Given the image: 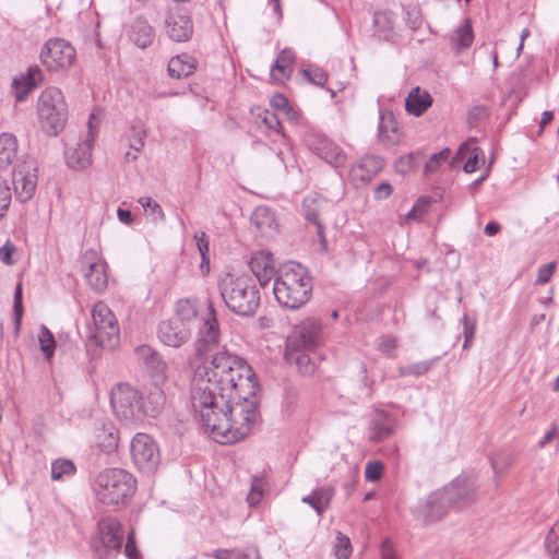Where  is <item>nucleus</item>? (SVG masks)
<instances>
[{
	"mask_svg": "<svg viewBox=\"0 0 559 559\" xmlns=\"http://www.w3.org/2000/svg\"><path fill=\"white\" fill-rule=\"evenodd\" d=\"M123 531L120 521L114 516L102 519L97 524V534L92 547L98 559H115L121 551Z\"/></svg>",
	"mask_w": 559,
	"mask_h": 559,
	"instance_id": "6e6552de",
	"label": "nucleus"
},
{
	"mask_svg": "<svg viewBox=\"0 0 559 559\" xmlns=\"http://www.w3.org/2000/svg\"><path fill=\"white\" fill-rule=\"evenodd\" d=\"M93 330L90 340L97 346L114 349L120 341V329L115 313L103 301L95 304L91 311Z\"/></svg>",
	"mask_w": 559,
	"mask_h": 559,
	"instance_id": "0eeeda50",
	"label": "nucleus"
},
{
	"mask_svg": "<svg viewBox=\"0 0 559 559\" xmlns=\"http://www.w3.org/2000/svg\"><path fill=\"white\" fill-rule=\"evenodd\" d=\"M94 138L95 135L90 120L86 139L82 143H78L75 147H69L66 151V160L70 168L84 169L91 164Z\"/></svg>",
	"mask_w": 559,
	"mask_h": 559,
	"instance_id": "412c9836",
	"label": "nucleus"
},
{
	"mask_svg": "<svg viewBox=\"0 0 559 559\" xmlns=\"http://www.w3.org/2000/svg\"><path fill=\"white\" fill-rule=\"evenodd\" d=\"M296 365L301 374L310 376L314 372L316 365L308 354H299L296 357Z\"/></svg>",
	"mask_w": 559,
	"mask_h": 559,
	"instance_id": "3c124183",
	"label": "nucleus"
},
{
	"mask_svg": "<svg viewBox=\"0 0 559 559\" xmlns=\"http://www.w3.org/2000/svg\"><path fill=\"white\" fill-rule=\"evenodd\" d=\"M383 159L378 156H365L352 166L349 176L357 186L369 182L383 167Z\"/></svg>",
	"mask_w": 559,
	"mask_h": 559,
	"instance_id": "4be33fe9",
	"label": "nucleus"
},
{
	"mask_svg": "<svg viewBox=\"0 0 559 559\" xmlns=\"http://www.w3.org/2000/svg\"><path fill=\"white\" fill-rule=\"evenodd\" d=\"M139 204L143 207L145 214L152 222L157 223L165 219V213L162 206L150 197H141L138 200Z\"/></svg>",
	"mask_w": 559,
	"mask_h": 559,
	"instance_id": "a19ab883",
	"label": "nucleus"
},
{
	"mask_svg": "<svg viewBox=\"0 0 559 559\" xmlns=\"http://www.w3.org/2000/svg\"><path fill=\"white\" fill-rule=\"evenodd\" d=\"M397 347V341L395 337L392 336H383L380 338L378 348L379 350L383 352L384 354L392 356L393 352Z\"/></svg>",
	"mask_w": 559,
	"mask_h": 559,
	"instance_id": "4d7b16f0",
	"label": "nucleus"
},
{
	"mask_svg": "<svg viewBox=\"0 0 559 559\" xmlns=\"http://www.w3.org/2000/svg\"><path fill=\"white\" fill-rule=\"evenodd\" d=\"M378 139L384 146H393L401 140L399 123L390 111H383L380 114Z\"/></svg>",
	"mask_w": 559,
	"mask_h": 559,
	"instance_id": "393cba45",
	"label": "nucleus"
},
{
	"mask_svg": "<svg viewBox=\"0 0 559 559\" xmlns=\"http://www.w3.org/2000/svg\"><path fill=\"white\" fill-rule=\"evenodd\" d=\"M555 269H556L555 262H550L548 264L542 265L538 269L537 278L535 281V284L542 285V284L548 283L555 272Z\"/></svg>",
	"mask_w": 559,
	"mask_h": 559,
	"instance_id": "5fc2aeb1",
	"label": "nucleus"
},
{
	"mask_svg": "<svg viewBox=\"0 0 559 559\" xmlns=\"http://www.w3.org/2000/svg\"><path fill=\"white\" fill-rule=\"evenodd\" d=\"M165 32L174 41H188L193 34L191 16L181 8L169 9L165 19Z\"/></svg>",
	"mask_w": 559,
	"mask_h": 559,
	"instance_id": "4468645a",
	"label": "nucleus"
},
{
	"mask_svg": "<svg viewBox=\"0 0 559 559\" xmlns=\"http://www.w3.org/2000/svg\"><path fill=\"white\" fill-rule=\"evenodd\" d=\"M218 288L226 307L238 316H253L260 306V290L249 275L226 273L218 280Z\"/></svg>",
	"mask_w": 559,
	"mask_h": 559,
	"instance_id": "7ed1b4c3",
	"label": "nucleus"
},
{
	"mask_svg": "<svg viewBox=\"0 0 559 559\" xmlns=\"http://www.w3.org/2000/svg\"><path fill=\"white\" fill-rule=\"evenodd\" d=\"M250 222L264 238H274L278 233L280 225L275 213L267 206H258L251 214Z\"/></svg>",
	"mask_w": 559,
	"mask_h": 559,
	"instance_id": "5701e85b",
	"label": "nucleus"
},
{
	"mask_svg": "<svg viewBox=\"0 0 559 559\" xmlns=\"http://www.w3.org/2000/svg\"><path fill=\"white\" fill-rule=\"evenodd\" d=\"M130 40L139 48H146L155 39L154 28L144 19H136L131 26Z\"/></svg>",
	"mask_w": 559,
	"mask_h": 559,
	"instance_id": "c85d7f7f",
	"label": "nucleus"
},
{
	"mask_svg": "<svg viewBox=\"0 0 559 559\" xmlns=\"http://www.w3.org/2000/svg\"><path fill=\"white\" fill-rule=\"evenodd\" d=\"M333 496L334 488L331 486H324L314 489L310 495L304 497L301 501L309 504L319 516H322Z\"/></svg>",
	"mask_w": 559,
	"mask_h": 559,
	"instance_id": "c756f323",
	"label": "nucleus"
},
{
	"mask_svg": "<svg viewBox=\"0 0 559 559\" xmlns=\"http://www.w3.org/2000/svg\"><path fill=\"white\" fill-rule=\"evenodd\" d=\"M195 70V59L188 53L173 57L168 62V74L175 79L187 78Z\"/></svg>",
	"mask_w": 559,
	"mask_h": 559,
	"instance_id": "473e14b6",
	"label": "nucleus"
},
{
	"mask_svg": "<svg viewBox=\"0 0 559 559\" xmlns=\"http://www.w3.org/2000/svg\"><path fill=\"white\" fill-rule=\"evenodd\" d=\"M392 191H393V189H392L391 185H389L386 182H382L377 186L374 195L378 200H383V199L389 198L392 194Z\"/></svg>",
	"mask_w": 559,
	"mask_h": 559,
	"instance_id": "0e129e2a",
	"label": "nucleus"
},
{
	"mask_svg": "<svg viewBox=\"0 0 559 559\" xmlns=\"http://www.w3.org/2000/svg\"><path fill=\"white\" fill-rule=\"evenodd\" d=\"M474 40V34L469 20H464V23L459 26L451 36V47L459 53L468 48Z\"/></svg>",
	"mask_w": 559,
	"mask_h": 559,
	"instance_id": "e433bc0d",
	"label": "nucleus"
},
{
	"mask_svg": "<svg viewBox=\"0 0 559 559\" xmlns=\"http://www.w3.org/2000/svg\"><path fill=\"white\" fill-rule=\"evenodd\" d=\"M95 440L102 451L110 453L118 447V431L112 424H104L95 430Z\"/></svg>",
	"mask_w": 559,
	"mask_h": 559,
	"instance_id": "f704fd0d",
	"label": "nucleus"
},
{
	"mask_svg": "<svg viewBox=\"0 0 559 559\" xmlns=\"http://www.w3.org/2000/svg\"><path fill=\"white\" fill-rule=\"evenodd\" d=\"M16 248L15 246L7 241L1 248H0V260L8 265H11L14 263L12 259V254L15 252Z\"/></svg>",
	"mask_w": 559,
	"mask_h": 559,
	"instance_id": "13d9d810",
	"label": "nucleus"
},
{
	"mask_svg": "<svg viewBox=\"0 0 559 559\" xmlns=\"http://www.w3.org/2000/svg\"><path fill=\"white\" fill-rule=\"evenodd\" d=\"M13 309H14V316H15L14 320H15L16 330H19L20 324H21V318L23 314L22 287L20 284L16 286L15 292H14Z\"/></svg>",
	"mask_w": 559,
	"mask_h": 559,
	"instance_id": "864d4df0",
	"label": "nucleus"
},
{
	"mask_svg": "<svg viewBox=\"0 0 559 559\" xmlns=\"http://www.w3.org/2000/svg\"><path fill=\"white\" fill-rule=\"evenodd\" d=\"M171 318H178L186 323L187 326H191L193 320L197 318L195 306L188 299L179 300L177 302L176 313Z\"/></svg>",
	"mask_w": 559,
	"mask_h": 559,
	"instance_id": "ea45409f",
	"label": "nucleus"
},
{
	"mask_svg": "<svg viewBox=\"0 0 559 559\" xmlns=\"http://www.w3.org/2000/svg\"><path fill=\"white\" fill-rule=\"evenodd\" d=\"M321 342V325L316 320L302 322L288 337L287 346L295 352L312 350Z\"/></svg>",
	"mask_w": 559,
	"mask_h": 559,
	"instance_id": "2eb2a0df",
	"label": "nucleus"
},
{
	"mask_svg": "<svg viewBox=\"0 0 559 559\" xmlns=\"http://www.w3.org/2000/svg\"><path fill=\"white\" fill-rule=\"evenodd\" d=\"M395 420L384 411H376L370 420V437L373 442L389 438L394 431Z\"/></svg>",
	"mask_w": 559,
	"mask_h": 559,
	"instance_id": "b1692460",
	"label": "nucleus"
},
{
	"mask_svg": "<svg viewBox=\"0 0 559 559\" xmlns=\"http://www.w3.org/2000/svg\"><path fill=\"white\" fill-rule=\"evenodd\" d=\"M134 353L152 379L156 382H165L167 380V364L153 347L141 345L135 348Z\"/></svg>",
	"mask_w": 559,
	"mask_h": 559,
	"instance_id": "6ab92c4d",
	"label": "nucleus"
},
{
	"mask_svg": "<svg viewBox=\"0 0 559 559\" xmlns=\"http://www.w3.org/2000/svg\"><path fill=\"white\" fill-rule=\"evenodd\" d=\"M197 239H198V248H199V251H200V253L202 255V264H203L205 262V254L209 251V243L205 240V234L204 233H202L201 237H199Z\"/></svg>",
	"mask_w": 559,
	"mask_h": 559,
	"instance_id": "338daca9",
	"label": "nucleus"
},
{
	"mask_svg": "<svg viewBox=\"0 0 559 559\" xmlns=\"http://www.w3.org/2000/svg\"><path fill=\"white\" fill-rule=\"evenodd\" d=\"M191 386V405L203 429L222 444L247 437L258 418L259 384L251 367L225 348L200 362Z\"/></svg>",
	"mask_w": 559,
	"mask_h": 559,
	"instance_id": "f257e3e1",
	"label": "nucleus"
},
{
	"mask_svg": "<svg viewBox=\"0 0 559 559\" xmlns=\"http://www.w3.org/2000/svg\"><path fill=\"white\" fill-rule=\"evenodd\" d=\"M11 189L5 179L0 178V219L5 215L11 203Z\"/></svg>",
	"mask_w": 559,
	"mask_h": 559,
	"instance_id": "09e8293b",
	"label": "nucleus"
},
{
	"mask_svg": "<svg viewBox=\"0 0 559 559\" xmlns=\"http://www.w3.org/2000/svg\"><path fill=\"white\" fill-rule=\"evenodd\" d=\"M440 490L447 492L450 508L459 511L468 508L475 502L476 483L471 476L460 475Z\"/></svg>",
	"mask_w": 559,
	"mask_h": 559,
	"instance_id": "ddd939ff",
	"label": "nucleus"
},
{
	"mask_svg": "<svg viewBox=\"0 0 559 559\" xmlns=\"http://www.w3.org/2000/svg\"><path fill=\"white\" fill-rule=\"evenodd\" d=\"M221 332L213 304L207 305V314L203 318L199 328L198 337L193 343V355L189 358L191 367L200 369L199 364L207 361L216 352L223 348L219 346Z\"/></svg>",
	"mask_w": 559,
	"mask_h": 559,
	"instance_id": "423d86ee",
	"label": "nucleus"
},
{
	"mask_svg": "<svg viewBox=\"0 0 559 559\" xmlns=\"http://www.w3.org/2000/svg\"><path fill=\"white\" fill-rule=\"evenodd\" d=\"M37 115L41 130L49 135L61 132L68 120V105L58 87L44 90L37 102Z\"/></svg>",
	"mask_w": 559,
	"mask_h": 559,
	"instance_id": "39448f33",
	"label": "nucleus"
},
{
	"mask_svg": "<svg viewBox=\"0 0 559 559\" xmlns=\"http://www.w3.org/2000/svg\"><path fill=\"white\" fill-rule=\"evenodd\" d=\"M302 210L305 217L308 222L312 223L317 227V233L320 237H323V226L320 222V206L319 199L316 195H308L302 202Z\"/></svg>",
	"mask_w": 559,
	"mask_h": 559,
	"instance_id": "4c0bfd02",
	"label": "nucleus"
},
{
	"mask_svg": "<svg viewBox=\"0 0 559 559\" xmlns=\"http://www.w3.org/2000/svg\"><path fill=\"white\" fill-rule=\"evenodd\" d=\"M130 451L135 466L141 471L151 472L159 463L157 444L146 433H138L133 437Z\"/></svg>",
	"mask_w": 559,
	"mask_h": 559,
	"instance_id": "f8f14e48",
	"label": "nucleus"
},
{
	"mask_svg": "<svg viewBox=\"0 0 559 559\" xmlns=\"http://www.w3.org/2000/svg\"><path fill=\"white\" fill-rule=\"evenodd\" d=\"M451 155L450 148H444L439 153L433 154L425 164V173L432 174L437 171L440 164L445 162Z\"/></svg>",
	"mask_w": 559,
	"mask_h": 559,
	"instance_id": "de8ad7c7",
	"label": "nucleus"
},
{
	"mask_svg": "<svg viewBox=\"0 0 559 559\" xmlns=\"http://www.w3.org/2000/svg\"><path fill=\"white\" fill-rule=\"evenodd\" d=\"M87 284L97 293L103 292L107 287L106 263L97 259L88 261L87 269L84 273Z\"/></svg>",
	"mask_w": 559,
	"mask_h": 559,
	"instance_id": "cd10ccee",
	"label": "nucleus"
},
{
	"mask_svg": "<svg viewBox=\"0 0 559 559\" xmlns=\"http://www.w3.org/2000/svg\"><path fill=\"white\" fill-rule=\"evenodd\" d=\"M302 73L312 84L318 86H323L328 81V75L321 68L305 69Z\"/></svg>",
	"mask_w": 559,
	"mask_h": 559,
	"instance_id": "8fccbe9b",
	"label": "nucleus"
},
{
	"mask_svg": "<svg viewBox=\"0 0 559 559\" xmlns=\"http://www.w3.org/2000/svg\"><path fill=\"white\" fill-rule=\"evenodd\" d=\"M258 124L264 126L267 130H272L278 134L283 133L282 122L274 111L267 109H259L255 114Z\"/></svg>",
	"mask_w": 559,
	"mask_h": 559,
	"instance_id": "58836bf2",
	"label": "nucleus"
},
{
	"mask_svg": "<svg viewBox=\"0 0 559 559\" xmlns=\"http://www.w3.org/2000/svg\"><path fill=\"white\" fill-rule=\"evenodd\" d=\"M272 107H274L276 110L283 112L286 109L292 110V106L288 103L287 98L281 94L275 95L271 100Z\"/></svg>",
	"mask_w": 559,
	"mask_h": 559,
	"instance_id": "052dcab7",
	"label": "nucleus"
},
{
	"mask_svg": "<svg viewBox=\"0 0 559 559\" xmlns=\"http://www.w3.org/2000/svg\"><path fill=\"white\" fill-rule=\"evenodd\" d=\"M34 163H23L14 168L12 174V182L16 198L21 202L28 201L37 186V174Z\"/></svg>",
	"mask_w": 559,
	"mask_h": 559,
	"instance_id": "f3484780",
	"label": "nucleus"
},
{
	"mask_svg": "<svg viewBox=\"0 0 559 559\" xmlns=\"http://www.w3.org/2000/svg\"><path fill=\"white\" fill-rule=\"evenodd\" d=\"M449 509L447 492L438 489L413 506L411 512L417 520L429 524L440 521Z\"/></svg>",
	"mask_w": 559,
	"mask_h": 559,
	"instance_id": "9b49d317",
	"label": "nucleus"
},
{
	"mask_svg": "<svg viewBox=\"0 0 559 559\" xmlns=\"http://www.w3.org/2000/svg\"><path fill=\"white\" fill-rule=\"evenodd\" d=\"M429 205V199L426 197H421L417 200L414 207L418 211L419 214L424 216Z\"/></svg>",
	"mask_w": 559,
	"mask_h": 559,
	"instance_id": "774afa93",
	"label": "nucleus"
},
{
	"mask_svg": "<svg viewBox=\"0 0 559 559\" xmlns=\"http://www.w3.org/2000/svg\"><path fill=\"white\" fill-rule=\"evenodd\" d=\"M124 554L129 559H138L139 552L135 547V542L131 534L128 535L127 543L124 545Z\"/></svg>",
	"mask_w": 559,
	"mask_h": 559,
	"instance_id": "e2e57ef3",
	"label": "nucleus"
},
{
	"mask_svg": "<svg viewBox=\"0 0 559 559\" xmlns=\"http://www.w3.org/2000/svg\"><path fill=\"white\" fill-rule=\"evenodd\" d=\"M76 57L74 47L61 38L49 39L40 51L41 63L49 71H59L70 68Z\"/></svg>",
	"mask_w": 559,
	"mask_h": 559,
	"instance_id": "9d476101",
	"label": "nucleus"
},
{
	"mask_svg": "<svg viewBox=\"0 0 559 559\" xmlns=\"http://www.w3.org/2000/svg\"><path fill=\"white\" fill-rule=\"evenodd\" d=\"M136 480L133 475L121 468H107L100 472L94 481V495L98 503L105 507L124 504L135 492Z\"/></svg>",
	"mask_w": 559,
	"mask_h": 559,
	"instance_id": "20e7f679",
	"label": "nucleus"
},
{
	"mask_svg": "<svg viewBox=\"0 0 559 559\" xmlns=\"http://www.w3.org/2000/svg\"><path fill=\"white\" fill-rule=\"evenodd\" d=\"M463 323H464V336H465V342H464L463 347L467 348L474 337L475 326L473 323L468 322V318L466 316L463 318Z\"/></svg>",
	"mask_w": 559,
	"mask_h": 559,
	"instance_id": "680f3d73",
	"label": "nucleus"
},
{
	"mask_svg": "<svg viewBox=\"0 0 559 559\" xmlns=\"http://www.w3.org/2000/svg\"><path fill=\"white\" fill-rule=\"evenodd\" d=\"M311 293V277L301 264L288 262L278 270L273 294L281 306L298 309L310 299Z\"/></svg>",
	"mask_w": 559,
	"mask_h": 559,
	"instance_id": "f03ea898",
	"label": "nucleus"
},
{
	"mask_svg": "<svg viewBox=\"0 0 559 559\" xmlns=\"http://www.w3.org/2000/svg\"><path fill=\"white\" fill-rule=\"evenodd\" d=\"M295 58V52L292 49H283L271 68L270 74L272 80L284 82L289 79L294 70Z\"/></svg>",
	"mask_w": 559,
	"mask_h": 559,
	"instance_id": "a878e982",
	"label": "nucleus"
},
{
	"mask_svg": "<svg viewBox=\"0 0 559 559\" xmlns=\"http://www.w3.org/2000/svg\"><path fill=\"white\" fill-rule=\"evenodd\" d=\"M432 361L424 360L403 366L399 369L401 376H415L419 377L427 373L431 368Z\"/></svg>",
	"mask_w": 559,
	"mask_h": 559,
	"instance_id": "c03bdc74",
	"label": "nucleus"
},
{
	"mask_svg": "<svg viewBox=\"0 0 559 559\" xmlns=\"http://www.w3.org/2000/svg\"><path fill=\"white\" fill-rule=\"evenodd\" d=\"M38 342L40 350L47 359H50L55 353L56 341L52 333L46 328L41 326L38 333Z\"/></svg>",
	"mask_w": 559,
	"mask_h": 559,
	"instance_id": "79ce46f5",
	"label": "nucleus"
},
{
	"mask_svg": "<svg viewBox=\"0 0 559 559\" xmlns=\"http://www.w3.org/2000/svg\"><path fill=\"white\" fill-rule=\"evenodd\" d=\"M215 559H247L248 556L237 550L217 549L213 552Z\"/></svg>",
	"mask_w": 559,
	"mask_h": 559,
	"instance_id": "bf43d9fd",
	"label": "nucleus"
},
{
	"mask_svg": "<svg viewBox=\"0 0 559 559\" xmlns=\"http://www.w3.org/2000/svg\"><path fill=\"white\" fill-rule=\"evenodd\" d=\"M157 335L163 344L179 348L191 337V326L178 318H170L159 323Z\"/></svg>",
	"mask_w": 559,
	"mask_h": 559,
	"instance_id": "a211bd4d",
	"label": "nucleus"
},
{
	"mask_svg": "<svg viewBox=\"0 0 559 559\" xmlns=\"http://www.w3.org/2000/svg\"><path fill=\"white\" fill-rule=\"evenodd\" d=\"M110 404L116 416L126 424L143 417L141 393L128 383H120L112 389Z\"/></svg>",
	"mask_w": 559,
	"mask_h": 559,
	"instance_id": "1a4fd4ad",
	"label": "nucleus"
},
{
	"mask_svg": "<svg viewBox=\"0 0 559 559\" xmlns=\"http://www.w3.org/2000/svg\"><path fill=\"white\" fill-rule=\"evenodd\" d=\"M146 135V131L142 128H133V135L130 141V148L135 153H139L144 147V138Z\"/></svg>",
	"mask_w": 559,
	"mask_h": 559,
	"instance_id": "6e6d98bb",
	"label": "nucleus"
},
{
	"mask_svg": "<svg viewBox=\"0 0 559 559\" xmlns=\"http://www.w3.org/2000/svg\"><path fill=\"white\" fill-rule=\"evenodd\" d=\"M17 153L16 138L11 133L0 134V170L7 169Z\"/></svg>",
	"mask_w": 559,
	"mask_h": 559,
	"instance_id": "c9c22d12",
	"label": "nucleus"
},
{
	"mask_svg": "<svg viewBox=\"0 0 559 559\" xmlns=\"http://www.w3.org/2000/svg\"><path fill=\"white\" fill-rule=\"evenodd\" d=\"M432 104V97L427 91L414 87L405 99V109L416 117L421 116Z\"/></svg>",
	"mask_w": 559,
	"mask_h": 559,
	"instance_id": "bb28decb",
	"label": "nucleus"
},
{
	"mask_svg": "<svg viewBox=\"0 0 559 559\" xmlns=\"http://www.w3.org/2000/svg\"><path fill=\"white\" fill-rule=\"evenodd\" d=\"M166 402L164 391L158 386H152L145 396L141 394V404L143 405V416L155 417L163 409Z\"/></svg>",
	"mask_w": 559,
	"mask_h": 559,
	"instance_id": "2f4dec72",
	"label": "nucleus"
},
{
	"mask_svg": "<svg viewBox=\"0 0 559 559\" xmlns=\"http://www.w3.org/2000/svg\"><path fill=\"white\" fill-rule=\"evenodd\" d=\"M473 141L474 140H472L471 142H465L459 147L456 155L453 157L451 162L452 167L457 166L467 156V154L471 153V155L464 163L463 170L467 174H471L477 169L478 160L479 157L483 155V152L478 147H472Z\"/></svg>",
	"mask_w": 559,
	"mask_h": 559,
	"instance_id": "7c9ffc66",
	"label": "nucleus"
},
{
	"mask_svg": "<svg viewBox=\"0 0 559 559\" xmlns=\"http://www.w3.org/2000/svg\"><path fill=\"white\" fill-rule=\"evenodd\" d=\"M334 554L337 559H348L352 554L350 539L340 532L337 533V536H336V543L334 545Z\"/></svg>",
	"mask_w": 559,
	"mask_h": 559,
	"instance_id": "49530a36",
	"label": "nucleus"
},
{
	"mask_svg": "<svg viewBox=\"0 0 559 559\" xmlns=\"http://www.w3.org/2000/svg\"><path fill=\"white\" fill-rule=\"evenodd\" d=\"M43 80V73L39 68H29L25 78L14 79L13 87L15 90V97L22 102L27 96L28 92L35 87Z\"/></svg>",
	"mask_w": 559,
	"mask_h": 559,
	"instance_id": "72a5a7b5",
	"label": "nucleus"
},
{
	"mask_svg": "<svg viewBox=\"0 0 559 559\" xmlns=\"http://www.w3.org/2000/svg\"><path fill=\"white\" fill-rule=\"evenodd\" d=\"M310 150L334 167H341L346 163L343 150L323 134L314 133L307 140Z\"/></svg>",
	"mask_w": 559,
	"mask_h": 559,
	"instance_id": "dca6fc26",
	"label": "nucleus"
},
{
	"mask_svg": "<svg viewBox=\"0 0 559 559\" xmlns=\"http://www.w3.org/2000/svg\"><path fill=\"white\" fill-rule=\"evenodd\" d=\"M547 554L554 556L559 551V520L551 526L544 544Z\"/></svg>",
	"mask_w": 559,
	"mask_h": 559,
	"instance_id": "a18cd8bd",
	"label": "nucleus"
},
{
	"mask_svg": "<svg viewBox=\"0 0 559 559\" xmlns=\"http://www.w3.org/2000/svg\"><path fill=\"white\" fill-rule=\"evenodd\" d=\"M382 559H399L390 540H384L381 545Z\"/></svg>",
	"mask_w": 559,
	"mask_h": 559,
	"instance_id": "69168bd1",
	"label": "nucleus"
},
{
	"mask_svg": "<svg viewBox=\"0 0 559 559\" xmlns=\"http://www.w3.org/2000/svg\"><path fill=\"white\" fill-rule=\"evenodd\" d=\"M75 473V466L70 460L58 459L51 465V478L59 480L63 476H71Z\"/></svg>",
	"mask_w": 559,
	"mask_h": 559,
	"instance_id": "37998d69",
	"label": "nucleus"
},
{
	"mask_svg": "<svg viewBox=\"0 0 559 559\" xmlns=\"http://www.w3.org/2000/svg\"><path fill=\"white\" fill-rule=\"evenodd\" d=\"M249 264L261 286L269 284L270 281L273 277L275 278V275L278 274L273 253L269 250L253 252Z\"/></svg>",
	"mask_w": 559,
	"mask_h": 559,
	"instance_id": "aec40b11",
	"label": "nucleus"
},
{
	"mask_svg": "<svg viewBox=\"0 0 559 559\" xmlns=\"http://www.w3.org/2000/svg\"><path fill=\"white\" fill-rule=\"evenodd\" d=\"M383 468H384L383 464L379 461L369 462L366 465V469H365L366 480L376 481V480L380 479Z\"/></svg>",
	"mask_w": 559,
	"mask_h": 559,
	"instance_id": "603ef678",
	"label": "nucleus"
}]
</instances>
